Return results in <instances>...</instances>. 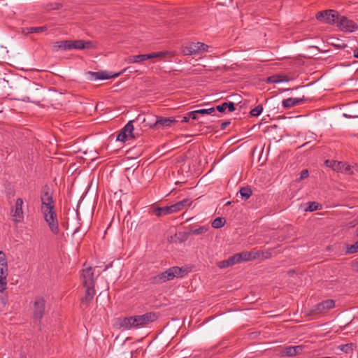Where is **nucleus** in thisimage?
<instances>
[{"label": "nucleus", "instance_id": "obj_43", "mask_svg": "<svg viewBox=\"0 0 358 358\" xmlns=\"http://www.w3.org/2000/svg\"><path fill=\"white\" fill-rule=\"evenodd\" d=\"M230 124V122H224L221 124V129H225Z\"/></svg>", "mask_w": 358, "mask_h": 358}, {"label": "nucleus", "instance_id": "obj_12", "mask_svg": "<svg viewBox=\"0 0 358 358\" xmlns=\"http://www.w3.org/2000/svg\"><path fill=\"white\" fill-rule=\"evenodd\" d=\"M129 68H124L121 71L114 73V74H108L106 71H98V72H92L89 71L88 74L90 75V80L92 81H96L98 80H106L113 78H117L122 74L124 72H126Z\"/></svg>", "mask_w": 358, "mask_h": 358}, {"label": "nucleus", "instance_id": "obj_3", "mask_svg": "<svg viewBox=\"0 0 358 358\" xmlns=\"http://www.w3.org/2000/svg\"><path fill=\"white\" fill-rule=\"evenodd\" d=\"M209 46L201 42H190L182 47V52L184 55H196L207 52Z\"/></svg>", "mask_w": 358, "mask_h": 358}, {"label": "nucleus", "instance_id": "obj_5", "mask_svg": "<svg viewBox=\"0 0 358 358\" xmlns=\"http://www.w3.org/2000/svg\"><path fill=\"white\" fill-rule=\"evenodd\" d=\"M155 121L148 120L145 117L143 119V122L145 123L146 126H149L150 128L152 129H164L171 127L173 124H174L176 121V120L171 117H163L156 116Z\"/></svg>", "mask_w": 358, "mask_h": 358}, {"label": "nucleus", "instance_id": "obj_2", "mask_svg": "<svg viewBox=\"0 0 358 358\" xmlns=\"http://www.w3.org/2000/svg\"><path fill=\"white\" fill-rule=\"evenodd\" d=\"M156 320V314L150 312L141 315L124 317L121 321L120 326L127 330L139 329L147 326Z\"/></svg>", "mask_w": 358, "mask_h": 358}, {"label": "nucleus", "instance_id": "obj_47", "mask_svg": "<svg viewBox=\"0 0 358 358\" xmlns=\"http://www.w3.org/2000/svg\"><path fill=\"white\" fill-rule=\"evenodd\" d=\"M129 69H127V71H129V73H133V72H136V70H134L131 69V67H128Z\"/></svg>", "mask_w": 358, "mask_h": 358}, {"label": "nucleus", "instance_id": "obj_21", "mask_svg": "<svg viewBox=\"0 0 358 358\" xmlns=\"http://www.w3.org/2000/svg\"><path fill=\"white\" fill-rule=\"evenodd\" d=\"M325 163L327 166L332 168L334 171L343 173L345 162L334 160H327Z\"/></svg>", "mask_w": 358, "mask_h": 358}, {"label": "nucleus", "instance_id": "obj_27", "mask_svg": "<svg viewBox=\"0 0 358 358\" xmlns=\"http://www.w3.org/2000/svg\"><path fill=\"white\" fill-rule=\"evenodd\" d=\"M288 80L285 78L284 76L282 75H273L269 76L266 79L267 83H280L282 82L287 81Z\"/></svg>", "mask_w": 358, "mask_h": 358}, {"label": "nucleus", "instance_id": "obj_9", "mask_svg": "<svg viewBox=\"0 0 358 358\" xmlns=\"http://www.w3.org/2000/svg\"><path fill=\"white\" fill-rule=\"evenodd\" d=\"M335 306V301L333 299H327L314 306L310 313L312 315L323 314L334 308Z\"/></svg>", "mask_w": 358, "mask_h": 358}, {"label": "nucleus", "instance_id": "obj_13", "mask_svg": "<svg viewBox=\"0 0 358 358\" xmlns=\"http://www.w3.org/2000/svg\"><path fill=\"white\" fill-rule=\"evenodd\" d=\"M41 210H50L55 208V202L53 200L52 194L50 192L49 188H47L43 192L41 195Z\"/></svg>", "mask_w": 358, "mask_h": 358}, {"label": "nucleus", "instance_id": "obj_41", "mask_svg": "<svg viewBox=\"0 0 358 358\" xmlns=\"http://www.w3.org/2000/svg\"><path fill=\"white\" fill-rule=\"evenodd\" d=\"M198 112H199L198 110H194V111H191V112H189L188 113V115L192 120H196L198 118V117H197V115L199 114Z\"/></svg>", "mask_w": 358, "mask_h": 358}, {"label": "nucleus", "instance_id": "obj_11", "mask_svg": "<svg viewBox=\"0 0 358 358\" xmlns=\"http://www.w3.org/2000/svg\"><path fill=\"white\" fill-rule=\"evenodd\" d=\"M134 120L129 121L127 124L120 130L117 136V141L125 142L129 139L134 138L133 131L134 129L133 125Z\"/></svg>", "mask_w": 358, "mask_h": 358}, {"label": "nucleus", "instance_id": "obj_36", "mask_svg": "<svg viewBox=\"0 0 358 358\" xmlns=\"http://www.w3.org/2000/svg\"><path fill=\"white\" fill-rule=\"evenodd\" d=\"M320 205L317 202H309L308 203V208H306V210H308V211H315V210H317L318 209H320Z\"/></svg>", "mask_w": 358, "mask_h": 358}, {"label": "nucleus", "instance_id": "obj_6", "mask_svg": "<svg viewBox=\"0 0 358 358\" xmlns=\"http://www.w3.org/2000/svg\"><path fill=\"white\" fill-rule=\"evenodd\" d=\"M43 215L44 217V220L48 224L50 231L54 234H57L59 231L58 220L57 217V214L54 209H45V210H41Z\"/></svg>", "mask_w": 358, "mask_h": 358}, {"label": "nucleus", "instance_id": "obj_34", "mask_svg": "<svg viewBox=\"0 0 358 358\" xmlns=\"http://www.w3.org/2000/svg\"><path fill=\"white\" fill-rule=\"evenodd\" d=\"M358 252V241L352 245H347L345 252L347 254H354Z\"/></svg>", "mask_w": 358, "mask_h": 358}, {"label": "nucleus", "instance_id": "obj_39", "mask_svg": "<svg viewBox=\"0 0 358 358\" xmlns=\"http://www.w3.org/2000/svg\"><path fill=\"white\" fill-rule=\"evenodd\" d=\"M198 113L199 114H201V115H208V114H212L213 113H214L215 111V108H207V109H199L198 110Z\"/></svg>", "mask_w": 358, "mask_h": 358}, {"label": "nucleus", "instance_id": "obj_17", "mask_svg": "<svg viewBox=\"0 0 358 358\" xmlns=\"http://www.w3.org/2000/svg\"><path fill=\"white\" fill-rule=\"evenodd\" d=\"M303 349L304 346L302 345L296 346H287L284 348L283 355L288 357L295 356L301 354L303 351Z\"/></svg>", "mask_w": 358, "mask_h": 358}, {"label": "nucleus", "instance_id": "obj_16", "mask_svg": "<svg viewBox=\"0 0 358 358\" xmlns=\"http://www.w3.org/2000/svg\"><path fill=\"white\" fill-rule=\"evenodd\" d=\"M164 273L166 275V280L169 281L174 278L183 277L185 273V270L178 266H173L164 271Z\"/></svg>", "mask_w": 358, "mask_h": 358}, {"label": "nucleus", "instance_id": "obj_23", "mask_svg": "<svg viewBox=\"0 0 358 358\" xmlns=\"http://www.w3.org/2000/svg\"><path fill=\"white\" fill-rule=\"evenodd\" d=\"M191 204L192 201L190 199H184L183 200L173 204V211L177 213L182 210L185 207L189 206Z\"/></svg>", "mask_w": 358, "mask_h": 358}, {"label": "nucleus", "instance_id": "obj_32", "mask_svg": "<svg viewBox=\"0 0 358 358\" xmlns=\"http://www.w3.org/2000/svg\"><path fill=\"white\" fill-rule=\"evenodd\" d=\"M152 280H153V282H155L156 284H162V283L168 281V280H166V275L164 274V272L160 273L157 274V275L154 276Z\"/></svg>", "mask_w": 358, "mask_h": 358}, {"label": "nucleus", "instance_id": "obj_46", "mask_svg": "<svg viewBox=\"0 0 358 358\" xmlns=\"http://www.w3.org/2000/svg\"><path fill=\"white\" fill-rule=\"evenodd\" d=\"M22 100L24 102H30L31 101L29 96H24V97H23V99Z\"/></svg>", "mask_w": 358, "mask_h": 358}, {"label": "nucleus", "instance_id": "obj_24", "mask_svg": "<svg viewBox=\"0 0 358 358\" xmlns=\"http://www.w3.org/2000/svg\"><path fill=\"white\" fill-rule=\"evenodd\" d=\"M47 27L45 26H41V27H26L23 29L22 33L24 34H40L42 32H44L47 30Z\"/></svg>", "mask_w": 358, "mask_h": 358}, {"label": "nucleus", "instance_id": "obj_31", "mask_svg": "<svg viewBox=\"0 0 358 358\" xmlns=\"http://www.w3.org/2000/svg\"><path fill=\"white\" fill-rule=\"evenodd\" d=\"M241 196L244 199H248L252 195V190L249 187H243L239 190Z\"/></svg>", "mask_w": 358, "mask_h": 358}, {"label": "nucleus", "instance_id": "obj_10", "mask_svg": "<svg viewBox=\"0 0 358 358\" xmlns=\"http://www.w3.org/2000/svg\"><path fill=\"white\" fill-rule=\"evenodd\" d=\"M168 54V52H152L150 54H143V55H133L128 57L127 59V63H138L147 59L164 57Z\"/></svg>", "mask_w": 358, "mask_h": 358}, {"label": "nucleus", "instance_id": "obj_15", "mask_svg": "<svg viewBox=\"0 0 358 358\" xmlns=\"http://www.w3.org/2000/svg\"><path fill=\"white\" fill-rule=\"evenodd\" d=\"M45 301L43 298L38 297L35 299L34 304V317L41 320L45 313Z\"/></svg>", "mask_w": 358, "mask_h": 358}, {"label": "nucleus", "instance_id": "obj_20", "mask_svg": "<svg viewBox=\"0 0 358 358\" xmlns=\"http://www.w3.org/2000/svg\"><path fill=\"white\" fill-rule=\"evenodd\" d=\"M173 205L164 207H157L154 209V213L157 217L174 213Z\"/></svg>", "mask_w": 358, "mask_h": 358}, {"label": "nucleus", "instance_id": "obj_40", "mask_svg": "<svg viewBox=\"0 0 358 358\" xmlns=\"http://www.w3.org/2000/svg\"><path fill=\"white\" fill-rule=\"evenodd\" d=\"M231 264L230 263V261L229 259V258L226 260H223V261H221L219 262V264H218V266L220 268H227V267H229V266H231Z\"/></svg>", "mask_w": 358, "mask_h": 358}, {"label": "nucleus", "instance_id": "obj_35", "mask_svg": "<svg viewBox=\"0 0 358 358\" xmlns=\"http://www.w3.org/2000/svg\"><path fill=\"white\" fill-rule=\"evenodd\" d=\"M263 110V107L262 105H258L253 109L250 110V115L254 117H258Z\"/></svg>", "mask_w": 358, "mask_h": 358}, {"label": "nucleus", "instance_id": "obj_48", "mask_svg": "<svg viewBox=\"0 0 358 358\" xmlns=\"http://www.w3.org/2000/svg\"><path fill=\"white\" fill-rule=\"evenodd\" d=\"M60 7H62V5H61V4H57V6H56V8H59Z\"/></svg>", "mask_w": 358, "mask_h": 358}, {"label": "nucleus", "instance_id": "obj_29", "mask_svg": "<svg viewBox=\"0 0 358 358\" xmlns=\"http://www.w3.org/2000/svg\"><path fill=\"white\" fill-rule=\"evenodd\" d=\"M354 347H355L354 344L350 343L340 345L338 346V349H339L340 350H341L342 352H343L346 354H350L353 352Z\"/></svg>", "mask_w": 358, "mask_h": 358}, {"label": "nucleus", "instance_id": "obj_44", "mask_svg": "<svg viewBox=\"0 0 358 358\" xmlns=\"http://www.w3.org/2000/svg\"><path fill=\"white\" fill-rule=\"evenodd\" d=\"M353 56L355 57V58H357L358 59V49H356L353 51Z\"/></svg>", "mask_w": 358, "mask_h": 358}, {"label": "nucleus", "instance_id": "obj_37", "mask_svg": "<svg viewBox=\"0 0 358 358\" xmlns=\"http://www.w3.org/2000/svg\"><path fill=\"white\" fill-rule=\"evenodd\" d=\"M343 168L344 169L343 171V173L348 174V175H351V174L354 173V171H353L354 167L350 166V165L347 164L346 163H345Z\"/></svg>", "mask_w": 358, "mask_h": 358}, {"label": "nucleus", "instance_id": "obj_19", "mask_svg": "<svg viewBox=\"0 0 358 358\" xmlns=\"http://www.w3.org/2000/svg\"><path fill=\"white\" fill-rule=\"evenodd\" d=\"M71 49L83 50L85 48H91L92 43L90 41L76 40L71 41Z\"/></svg>", "mask_w": 358, "mask_h": 358}, {"label": "nucleus", "instance_id": "obj_25", "mask_svg": "<svg viewBox=\"0 0 358 358\" xmlns=\"http://www.w3.org/2000/svg\"><path fill=\"white\" fill-rule=\"evenodd\" d=\"M216 109L221 113L225 112L226 110H228L229 112H233L235 110V104L234 102H224L217 106Z\"/></svg>", "mask_w": 358, "mask_h": 358}, {"label": "nucleus", "instance_id": "obj_33", "mask_svg": "<svg viewBox=\"0 0 358 358\" xmlns=\"http://www.w3.org/2000/svg\"><path fill=\"white\" fill-rule=\"evenodd\" d=\"M226 220L224 217H218L215 218L212 222V227L215 229H219L224 226Z\"/></svg>", "mask_w": 358, "mask_h": 358}, {"label": "nucleus", "instance_id": "obj_8", "mask_svg": "<svg viewBox=\"0 0 358 358\" xmlns=\"http://www.w3.org/2000/svg\"><path fill=\"white\" fill-rule=\"evenodd\" d=\"M337 27L341 31L354 32L358 29V25L353 20L348 19L345 16L341 15L338 18Z\"/></svg>", "mask_w": 358, "mask_h": 358}, {"label": "nucleus", "instance_id": "obj_38", "mask_svg": "<svg viewBox=\"0 0 358 358\" xmlns=\"http://www.w3.org/2000/svg\"><path fill=\"white\" fill-rule=\"evenodd\" d=\"M229 259L230 261V263H231V266H233V265H234L236 264H238V263H241L240 258H239V256H238V253H236L234 255L230 257L229 258Z\"/></svg>", "mask_w": 358, "mask_h": 358}, {"label": "nucleus", "instance_id": "obj_26", "mask_svg": "<svg viewBox=\"0 0 358 358\" xmlns=\"http://www.w3.org/2000/svg\"><path fill=\"white\" fill-rule=\"evenodd\" d=\"M54 47L62 50H71V41H59L54 43Z\"/></svg>", "mask_w": 358, "mask_h": 358}, {"label": "nucleus", "instance_id": "obj_28", "mask_svg": "<svg viewBox=\"0 0 358 358\" xmlns=\"http://www.w3.org/2000/svg\"><path fill=\"white\" fill-rule=\"evenodd\" d=\"M208 227L207 226H200L196 229L191 228L189 230V235H201L205 234L208 230Z\"/></svg>", "mask_w": 358, "mask_h": 358}, {"label": "nucleus", "instance_id": "obj_30", "mask_svg": "<svg viewBox=\"0 0 358 358\" xmlns=\"http://www.w3.org/2000/svg\"><path fill=\"white\" fill-rule=\"evenodd\" d=\"M189 236V231L178 232L175 235L176 239V241L183 243L188 239Z\"/></svg>", "mask_w": 358, "mask_h": 358}, {"label": "nucleus", "instance_id": "obj_14", "mask_svg": "<svg viewBox=\"0 0 358 358\" xmlns=\"http://www.w3.org/2000/svg\"><path fill=\"white\" fill-rule=\"evenodd\" d=\"M23 203L24 201L22 199H17L15 207L11 210V215L15 223L21 222L24 219V213L22 210Z\"/></svg>", "mask_w": 358, "mask_h": 358}, {"label": "nucleus", "instance_id": "obj_42", "mask_svg": "<svg viewBox=\"0 0 358 358\" xmlns=\"http://www.w3.org/2000/svg\"><path fill=\"white\" fill-rule=\"evenodd\" d=\"M308 175H309L308 171L307 169H304V170L301 171V172L300 173V179L301 180L305 179L308 177Z\"/></svg>", "mask_w": 358, "mask_h": 358}, {"label": "nucleus", "instance_id": "obj_22", "mask_svg": "<svg viewBox=\"0 0 358 358\" xmlns=\"http://www.w3.org/2000/svg\"><path fill=\"white\" fill-rule=\"evenodd\" d=\"M238 254L241 262L255 259L257 257V256H259V252L253 253L252 252H248V251L238 253Z\"/></svg>", "mask_w": 358, "mask_h": 358}, {"label": "nucleus", "instance_id": "obj_1", "mask_svg": "<svg viewBox=\"0 0 358 358\" xmlns=\"http://www.w3.org/2000/svg\"><path fill=\"white\" fill-rule=\"evenodd\" d=\"M94 271L95 268L91 266L82 270L81 280L83 287L86 288L85 294L81 300L83 304L88 305L96 294L94 285L99 273L96 274Z\"/></svg>", "mask_w": 358, "mask_h": 358}, {"label": "nucleus", "instance_id": "obj_45", "mask_svg": "<svg viewBox=\"0 0 358 358\" xmlns=\"http://www.w3.org/2000/svg\"><path fill=\"white\" fill-rule=\"evenodd\" d=\"M189 118H190L189 116V117H183V118L182 120V122H188Z\"/></svg>", "mask_w": 358, "mask_h": 358}, {"label": "nucleus", "instance_id": "obj_7", "mask_svg": "<svg viewBox=\"0 0 358 358\" xmlns=\"http://www.w3.org/2000/svg\"><path fill=\"white\" fill-rule=\"evenodd\" d=\"M340 16L338 13L334 10H326L319 12L316 15V18L321 22L337 25Z\"/></svg>", "mask_w": 358, "mask_h": 358}, {"label": "nucleus", "instance_id": "obj_4", "mask_svg": "<svg viewBox=\"0 0 358 358\" xmlns=\"http://www.w3.org/2000/svg\"><path fill=\"white\" fill-rule=\"evenodd\" d=\"M8 266L6 254L0 250V293L7 289Z\"/></svg>", "mask_w": 358, "mask_h": 358}, {"label": "nucleus", "instance_id": "obj_18", "mask_svg": "<svg viewBox=\"0 0 358 358\" xmlns=\"http://www.w3.org/2000/svg\"><path fill=\"white\" fill-rule=\"evenodd\" d=\"M304 101V96L301 98H288L282 100V106L285 108H290L303 103Z\"/></svg>", "mask_w": 358, "mask_h": 358}]
</instances>
